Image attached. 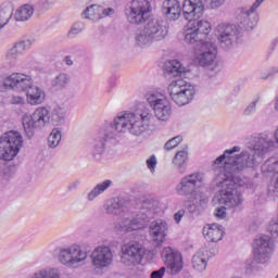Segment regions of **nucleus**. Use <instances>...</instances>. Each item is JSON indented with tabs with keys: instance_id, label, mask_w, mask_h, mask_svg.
<instances>
[{
	"instance_id": "obj_15",
	"label": "nucleus",
	"mask_w": 278,
	"mask_h": 278,
	"mask_svg": "<svg viewBox=\"0 0 278 278\" xmlns=\"http://www.w3.org/2000/svg\"><path fill=\"white\" fill-rule=\"evenodd\" d=\"M203 184V174L193 173L181 178L180 182L176 186V192L180 197H190L197 192V188H201Z\"/></svg>"
},
{
	"instance_id": "obj_60",
	"label": "nucleus",
	"mask_w": 278,
	"mask_h": 278,
	"mask_svg": "<svg viewBox=\"0 0 278 278\" xmlns=\"http://www.w3.org/2000/svg\"><path fill=\"white\" fill-rule=\"evenodd\" d=\"M106 92H108V94H111L112 88H109V89L106 90Z\"/></svg>"
},
{
	"instance_id": "obj_30",
	"label": "nucleus",
	"mask_w": 278,
	"mask_h": 278,
	"mask_svg": "<svg viewBox=\"0 0 278 278\" xmlns=\"http://www.w3.org/2000/svg\"><path fill=\"white\" fill-rule=\"evenodd\" d=\"M172 164L174 168L179 173V175L186 174V170L188 168V151L187 150H181L178 151L173 161Z\"/></svg>"
},
{
	"instance_id": "obj_11",
	"label": "nucleus",
	"mask_w": 278,
	"mask_h": 278,
	"mask_svg": "<svg viewBox=\"0 0 278 278\" xmlns=\"http://www.w3.org/2000/svg\"><path fill=\"white\" fill-rule=\"evenodd\" d=\"M261 7L254 1L250 7H240L237 9L236 21L240 29H243V31H253L257 27V9Z\"/></svg>"
},
{
	"instance_id": "obj_22",
	"label": "nucleus",
	"mask_w": 278,
	"mask_h": 278,
	"mask_svg": "<svg viewBox=\"0 0 278 278\" xmlns=\"http://www.w3.org/2000/svg\"><path fill=\"white\" fill-rule=\"evenodd\" d=\"M149 236L155 244H164L168 236V223L164 219H156L149 226Z\"/></svg>"
},
{
	"instance_id": "obj_38",
	"label": "nucleus",
	"mask_w": 278,
	"mask_h": 278,
	"mask_svg": "<svg viewBox=\"0 0 278 278\" xmlns=\"http://www.w3.org/2000/svg\"><path fill=\"white\" fill-rule=\"evenodd\" d=\"M86 29V25L83 22H76L72 25L67 33L68 38H75L78 34H81Z\"/></svg>"
},
{
	"instance_id": "obj_12",
	"label": "nucleus",
	"mask_w": 278,
	"mask_h": 278,
	"mask_svg": "<svg viewBox=\"0 0 278 278\" xmlns=\"http://www.w3.org/2000/svg\"><path fill=\"white\" fill-rule=\"evenodd\" d=\"M275 251V243L269 236L262 235L255 238L253 247L254 262L257 264H266L273 252Z\"/></svg>"
},
{
	"instance_id": "obj_14",
	"label": "nucleus",
	"mask_w": 278,
	"mask_h": 278,
	"mask_svg": "<svg viewBox=\"0 0 278 278\" xmlns=\"http://www.w3.org/2000/svg\"><path fill=\"white\" fill-rule=\"evenodd\" d=\"M34 78L25 73H12L3 79L5 90L13 92H27Z\"/></svg>"
},
{
	"instance_id": "obj_20",
	"label": "nucleus",
	"mask_w": 278,
	"mask_h": 278,
	"mask_svg": "<svg viewBox=\"0 0 278 278\" xmlns=\"http://www.w3.org/2000/svg\"><path fill=\"white\" fill-rule=\"evenodd\" d=\"M218 253V249L212 248H201L191 260L192 268H194L198 273H203L205 268H207V263L211 257H214Z\"/></svg>"
},
{
	"instance_id": "obj_10",
	"label": "nucleus",
	"mask_w": 278,
	"mask_h": 278,
	"mask_svg": "<svg viewBox=\"0 0 278 278\" xmlns=\"http://www.w3.org/2000/svg\"><path fill=\"white\" fill-rule=\"evenodd\" d=\"M147 253H149V250L136 241L125 243L121 249V264L128 267L140 266Z\"/></svg>"
},
{
	"instance_id": "obj_53",
	"label": "nucleus",
	"mask_w": 278,
	"mask_h": 278,
	"mask_svg": "<svg viewBox=\"0 0 278 278\" xmlns=\"http://www.w3.org/2000/svg\"><path fill=\"white\" fill-rule=\"evenodd\" d=\"M47 144L49 147V149H55V147L60 146V140H48Z\"/></svg>"
},
{
	"instance_id": "obj_35",
	"label": "nucleus",
	"mask_w": 278,
	"mask_h": 278,
	"mask_svg": "<svg viewBox=\"0 0 278 278\" xmlns=\"http://www.w3.org/2000/svg\"><path fill=\"white\" fill-rule=\"evenodd\" d=\"M112 186V180H104L103 182L98 184L88 194L87 200L88 201H94L97 197L100 194H103L108 188Z\"/></svg>"
},
{
	"instance_id": "obj_31",
	"label": "nucleus",
	"mask_w": 278,
	"mask_h": 278,
	"mask_svg": "<svg viewBox=\"0 0 278 278\" xmlns=\"http://www.w3.org/2000/svg\"><path fill=\"white\" fill-rule=\"evenodd\" d=\"M191 25L198 30L199 35L202 36L204 40H208L207 36L212 31V24L207 20H192Z\"/></svg>"
},
{
	"instance_id": "obj_55",
	"label": "nucleus",
	"mask_w": 278,
	"mask_h": 278,
	"mask_svg": "<svg viewBox=\"0 0 278 278\" xmlns=\"http://www.w3.org/2000/svg\"><path fill=\"white\" fill-rule=\"evenodd\" d=\"M269 72L271 73V77H275V75H278V65L269 68Z\"/></svg>"
},
{
	"instance_id": "obj_50",
	"label": "nucleus",
	"mask_w": 278,
	"mask_h": 278,
	"mask_svg": "<svg viewBox=\"0 0 278 278\" xmlns=\"http://www.w3.org/2000/svg\"><path fill=\"white\" fill-rule=\"evenodd\" d=\"M176 147H179V141H177V140H168L165 143L164 149L166 151H173V149H176Z\"/></svg>"
},
{
	"instance_id": "obj_47",
	"label": "nucleus",
	"mask_w": 278,
	"mask_h": 278,
	"mask_svg": "<svg viewBox=\"0 0 278 278\" xmlns=\"http://www.w3.org/2000/svg\"><path fill=\"white\" fill-rule=\"evenodd\" d=\"M227 206L222 205L220 207H217L215 210V216L216 218H219V220H223V218H227Z\"/></svg>"
},
{
	"instance_id": "obj_16",
	"label": "nucleus",
	"mask_w": 278,
	"mask_h": 278,
	"mask_svg": "<svg viewBox=\"0 0 278 278\" xmlns=\"http://www.w3.org/2000/svg\"><path fill=\"white\" fill-rule=\"evenodd\" d=\"M161 257L167 266L168 270H170V275H178L184 269V258L181 257V253L170 247L164 248Z\"/></svg>"
},
{
	"instance_id": "obj_51",
	"label": "nucleus",
	"mask_w": 278,
	"mask_h": 278,
	"mask_svg": "<svg viewBox=\"0 0 278 278\" xmlns=\"http://www.w3.org/2000/svg\"><path fill=\"white\" fill-rule=\"evenodd\" d=\"M184 216H186V211L185 210H179L178 212H176L174 214V220L177 225H179L181 223V218H184Z\"/></svg>"
},
{
	"instance_id": "obj_43",
	"label": "nucleus",
	"mask_w": 278,
	"mask_h": 278,
	"mask_svg": "<svg viewBox=\"0 0 278 278\" xmlns=\"http://www.w3.org/2000/svg\"><path fill=\"white\" fill-rule=\"evenodd\" d=\"M147 168L150 170L152 175L155 174V168H157V156L152 154L149 159L146 161Z\"/></svg>"
},
{
	"instance_id": "obj_49",
	"label": "nucleus",
	"mask_w": 278,
	"mask_h": 278,
	"mask_svg": "<svg viewBox=\"0 0 278 278\" xmlns=\"http://www.w3.org/2000/svg\"><path fill=\"white\" fill-rule=\"evenodd\" d=\"M165 273H166V267H161L157 270H153L150 275V278H164Z\"/></svg>"
},
{
	"instance_id": "obj_57",
	"label": "nucleus",
	"mask_w": 278,
	"mask_h": 278,
	"mask_svg": "<svg viewBox=\"0 0 278 278\" xmlns=\"http://www.w3.org/2000/svg\"><path fill=\"white\" fill-rule=\"evenodd\" d=\"M189 212L190 214H194L197 212V205L194 204L189 205Z\"/></svg>"
},
{
	"instance_id": "obj_32",
	"label": "nucleus",
	"mask_w": 278,
	"mask_h": 278,
	"mask_svg": "<svg viewBox=\"0 0 278 278\" xmlns=\"http://www.w3.org/2000/svg\"><path fill=\"white\" fill-rule=\"evenodd\" d=\"M165 72L167 75H172V77H179L186 73V67L181 65V62L172 60L166 63Z\"/></svg>"
},
{
	"instance_id": "obj_44",
	"label": "nucleus",
	"mask_w": 278,
	"mask_h": 278,
	"mask_svg": "<svg viewBox=\"0 0 278 278\" xmlns=\"http://www.w3.org/2000/svg\"><path fill=\"white\" fill-rule=\"evenodd\" d=\"M267 231L270 233L271 238H278V218L269 222Z\"/></svg>"
},
{
	"instance_id": "obj_25",
	"label": "nucleus",
	"mask_w": 278,
	"mask_h": 278,
	"mask_svg": "<svg viewBox=\"0 0 278 278\" xmlns=\"http://www.w3.org/2000/svg\"><path fill=\"white\" fill-rule=\"evenodd\" d=\"M103 210L110 216H118L127 210V200L123 198H111L105 201Z\"/></svg>"
},
{
	"instance_id": "obj_4",
	"label": "nucleus",
	"mask_w": 278,
	"mask_h": 278,
	"mask_svg": "<svg viewBox=\"0 0 278 278\" xmlns=\"http://www.w3.org/2000/svg\"><path fill=\"white\" fill-rule=\"evenodd\" d=\"M68 110L63 104H55L51 110L47 106H38L30 115L22 118L23 128L27 138H34L36 130L43 129L49 123L60 125L66 119Z\"/></svg>"
},
{
	"instance_id": "obj_1",
	"label": "nucleus",
	"mask_w": 278,
	"mask_h": 278,
	"mask_svg": "<svg viewBox=\"0 0 278 278\" xmlns=\"http://www.w3.org/2000/svg\"><path fill=\"white\" fill-rule=\"evenodd\" d=\"M278 149V140H258L253 146V154L249 152H242L239 156L236 153H240L241 148L238 146L231 149L225 150L223 155L218 156L214 163L213 168L218 170L214 178V186L219 188L214 200L219 205H224L228 210H238L244 202L240 186L242 180L238 174L242 173L244 168H253L262 162V155H266L269 151Z\"/></svg>"
},
{
	"instance_id": "obj_26",
	"label": "nucleus",
	"mask_w": 278,
	"mask_h": 278,
	"mask_svg": "<svg viewBox=\"0 0 278 278\" xmlns=\"http://www.w3.org/2000/svg\"><path fill=\"white\" fill-rule=\"evenodd\" d=\"M112 147L111 140H94L90 143V154L91 157L96 162H101L103 160V155H105V151H108Z\"/></svg>"
},
{
	"instance_id": "obj_3",
	"label": "nucleus",
	"mask_w": 278,
	"mask_h": 278,
	"mask_svg": "<svg viewBox=\"0 0 278 278\" xmlns=\"http://www.w3.org/2000/svg\"><path fill=\"white\" fill-rule=\"evenodd\" d=\"M151 12H153V7L149 0H131L124 9V16L128 25L132 27L143 25L134 35L135 45L140 49H149L153 42H162L168 37L166 21L157 17L149 20Z\"/></svg>"
},
{
	"instance_id": "obj_17",
	"label": "nucleus",
	"mask_w": 278,
	"mask_h": 278,
	"mask_svg": "<svg viewBox=\"0 0 278 278\" xmlns=\"http://www.w3.org/2000/svg\"><path fill=\"white\" fill-rule=\"evenodd\" d=\"M205 12L203 0H184L182 2V16L189 23L197 18H201Z\"/></svg>"
},
{
	"instance_id": "obj_18",
	"label": "nucleus",
	"mask_w": 278,
	"mask_h": 278,
	"mask_svg": "<svg viewBox=\"0 0 278 278\" xmlns=\"http://www.w3.org/2000/svg\"><path fill=\"white\" fill-rule=\"evenodd\" d=\"M23 149V140H0V160L12 162Z\"/></svg>"
},
{
	"instance_id": "obj_56",
	"label": "nucleus",
	"mask_w": 278,
	"mask_h": 278,
	"mask_svg": "<svg viewBox=\"0 0 278 278\" xmlns=\"http://www.w3.org/2000/svg\"><path fill=\"white\" fill-rule=\"evenodd\" d=\"M77 186H79V181H75L68 185V190H75V188H77Z\"/></svg>"
},
{
	"instance_id": "obj_28",
	"label": "nucleus",
	"mask_w": 278,
	"mask_h": 278,
	"mask_svg": "<svg viewBox=\"0 0 278 278\" xmlns=\"http://www.w3.org/2000/svg\"><path fill=\"white\" fill-rule=\"evenodd\" d=\"M185 42L188 45H195L194 49H199L203 42H210V40H204L194 26L190 24L185 30Z\"/></svg>"
},
{
	"instance_id": "obj_48",
	"label": "nucleus",
	"mask_w": 278,
	"mask_h": 278,
	"mask_svg": "<svg viewBox=\"0 0 278 278\" xmlns=\"http://www.w3.org/2000/svg\"><path fill=\"white\" fill-rule=\"evenodd\" d=\"M11 105H25V98L21 96H12L10 99Z\"/></svg>"
},
{
	"instance_id": "obj_40",
	"label": "nucleus",
	"mask_w": 278,
	"mask_h": 278,
	"mask_svg": "<svg viewBox=\"0 0 278 278\" xmlns=\"http://www.w3.org/2000/svg\"><path fill=\"white\" fill-rule=\"evenodd\" d=\"M0 140H23V135L18 130H9L0 137Z\"/></svg>"
},
{
	"instance_id": "obj_54",
	"label": "nucleus",
	"mask_w": 278,
	"mask_h": 278,
	"mask_svg": "<svg viewBox=\"0 0 278 278\" xmlns=\"http://www.w3.org/2000/svg\"><path fill=\"white\" fill-rule=\"evenodd\" d=\"M63 62H65L67 66H73V58H71V55L65 56Z\"/></svg>"
},
{
	"instance_id": "obj_36",
	"label": "nucleus",
	"mask_w": 278,
	"mask_h": 278,
	"mask_svg": "<svg viewBox=\"0 0 278 278\" xmlns=\"http://www.w3.org/2000/svg\"><path fill=\"white\" fill-rule=\"evenodd\" d=\"M14 14V11L12 9V5L10 4H2L0 7V29H3L8 23H10V20L12 18V15Z\"/></svg>"
},
{
	"instance_id": "obj_52",
	"label": "nucleus",
	"mask_w": 278,
	"mask_h": 278,
	"mask_svg": "<svg viewBox=\"0 0 278 278\" xmlns=\"http://www.w3.org/2000/svg\"><path fill=\"white\" fill-rule=\"evenodd\" d=\"M260 79H263L264 81H266L268 79H273V74L270 73V70L262 72L260 74Z\"/></svg>"
},
{
	"instance_id": "obj_21",
	"label": "nucleus",
	"mask_w": 278,
	"mask_h": 278,
	"mask_svg": "<svg viewBox=\"0 0 278 278\" xmlns=\"http://www.w3.org/2000/svg\"><path fill=\"white\" fill-rule=\"evenodd\" d=\"M116 11L113 8H103L99 4H91L87 7L81 13L83 18H88L89 21H93L97 23L101 21V18H108L114 16Z\"/></svg>"
},
{
	"instance_id": "obj_2",
	"label": "nucleus",
	"mask_w": 278,
	"mask_h": 278,
	"mask_svg": "<svg viewBox=\"0 0 278 278\" xmlns=\"http://www.w3.org/2000/svg\"><path fill=\"white\" fill-rule=\"evenodd\" d=\"M148 106H139L135 111H122L116 114L112 122L102 125L96 130V138L100 140H118L121 136H142L155 118L166 123L173 114V105L166 93L162 91H149L146 94ZM154 112V114H153Z\"/></svg>"
},
{
	"instance_id": "obj_37",
	"label": "nucleus",
	"mask_w": 278,
	"mask_h": 278,
	"mask_svg": "<svg viewBox=\"0 0 278 278\" xmlns=\"http://www.w3.org/2000/svg\"><path fill=\"white\" fill-rule=\"evenodd\" d=\"M257 103H260V96H255L252 101L243 110V116H253L257 112Z\"/></svg>"
},
{
	"instance_id": "obj_39",
	"label": "nucleus",
	"mask_w": 278,
	"mask_h": 278,
	"mask_svg": "<svg viewBox=\"0 0 278 278\" xmlns=\"http://www.w3.org/2000/svg\"><path fill=\"white\" fill-rule=\"evenodd\" d=\"M226 1L227 0H202V3L207 10H218L225 5Z\"/></svg>"
},
{
	"instance_id": "obj_45",
	"label": "nucleus",
	"mask_w": 278,
	"mask_h": 278,
	"mask_svg": "<svg viewBox=\"0 0 278 278\" xmlns=\"http://www.w3.org/2000/svg\"><path fill=\"white\" fill-rule=\"evenodd\" d=\"M64 134L62 132V128L55 127L51 130L49 135V140H62Z\"/></svg>"
},
{
	"instance_id": "obj_29",
	"label": "nucleus",
	"mask_w": 278,
	"mask_h": 278,
	"mask_svg": "<svg viewBox=\"0 0 278 278\" xmlns=\"http://www.w3.org/2000/svg\"><path fill=\"white\" fill-rule=\"evenodd\" d=\"M28 278H62V269L46 266L35 270Z\"/></svg>"
},
{
	"instance_id": "obj_59",
	"label": "nucleus",
	"mask_w": 278,
	"mask_h": 278,
	"mask_svg": "<svg viewBox=\"0 0 278 278\" xmlns=\"http://www.w3.org/2000/svg\"><path fill=\"white\" fill-rule=\"evenodd\" d=\"M266 0H255L256 3H258L260 5H262Z\"/></svg>"
},
{
	"instance_id": "obj_8",
	"label": "nucleus",
	"mask_w": 278,
	"mask_h": 278,
	"mask_svg": "<svg viewBox=\"0 0 278 278\" xmlns=\"http://www.w3.org/2000/svg\"><path fill=\"white\" fill-rule=\"evenodd\" d=\"M215 38L223 51H231L240 38V28L236 24L222 22L214 28Z\"/></svg>"
},
{
	"instance_id": "obj_58",
	"label": "nucleus",
	"mask_w": 278,
	"mask_h": 278,
	"mask_svg": "<svg viewBox=\"0 0 278 278\" xmlns=\"http://www.w3.org/2000/svg\"><path fill=\"white\" fill-rule=\"evenodd\" d=\"M169 140H184V136L182 135H178L176 137L170 138Z\"/></svg>"
},
{
	"instance_id": "obj_27",
	"label": "nucleus",
	"mask_w": 278,
	"mask_h": 278,
	"mask_svg": "<svg viewBox=\"0 0 278 278\" xmlns=\"http://www.w3.org/2000/svg\"><path fill=\"white\" fill-rule=\"evenodd\" d=\"M224 233L225 230H223V226L218 224L206 225L203 228V236L205 240H208V242H220Z\"/></svg>"
},
{
	"instance_id": "obj_24",
	"label": "nucleus",
	"mask_w": 278,
	"mask_h": 278,
	"mask_svg": "<svg viewBox=\"0 0 278 278\" xmlns=\"http://www.w3.org/2000/svg\"><path fill=\"white\" fill-rule=\"evenodd\" d=\"M25 92L28 105H42V103H45V99H47L45 89L38 85H35L34 81Z\"/></svg>"
},
{
	"instance_id": "obj_23",
	"label": "nucleus",
	"mask_w": 278,
	"mask_h": 278,
	"mask_svg": "<svg viewBox=\"0 0 278 278\" xmlns=\"http://www.w3.org/2000/svg\"><path fill=\"white\" fill-rule=\"evenodd\" d=\"M181 12H184V7L181 8V3L179 2V0L163 1L162 14L166 16L167 21H179Z\"/></svg>"
},
{
	"instance_id": "obj_41",
	"label": "nucleus",
	"mask_w": 278,
	"mask_h": 278,
	"mask_svg": "<svg viewBox=\"0 0 278 278\" xmlns=\"http://www.w3.org/2000/svg\"><path fill=\"white\" fill-rule=\"evenodd\" d=\"M277 166H278V156H271L264 163L263 168L265 170H268V173H273L274 170H277Z\"/></svg>"
},
{
	"instance_id": "obj_7",
	"label": "nucleus",
	"mask_w": 278,
	"mask_h": 278,
	"mask_svg": "<svg viewBox=\"0 0 278 278\" xmlns=\"http://www.w3.org/2000/svg\"><path fill=\"white\" fill-rule=\"evenodd\" d=\"M167 92L169 94V99L175 103V105L184 108V105L192 103L194 96L197 94V89H194L192 84L178 78L169 84Z\"/></svg>"
},
{
	"instance_id": "obj_33",
	"label": "nucleus",
	"mask_w": 278,
	"mask_h": 278,
	"mask_svg": "<svg viewBox=\"0 0 278 278\" xmlns=\"http://www.w3.org/2000/svg\"><path fill=\"white\" fill-rule=\"evenodd\" d=\"M71 84V77L66 73H60L54 78L51 79V87L54 90H65Z\"/></svg>"
},
{
	"instance_id": "obj_42",
	"label": "nucleus",
	"mask_w": 278,
	"mask_h": 278,
	"mask_svg": "<svg viewBox=\"0 0 278 278\" xmlns=\"http://www.w3.org/2000/svg\"><path fill=\"white\" fill-rule=\"evenodd\" d=\"M267 192L269 197H278V175L270 180Z\"/></svg>"
},
{
	"instance_id": "obj_46",
	"label": "nucleus",
	"mask_w": 278,
	"mask_h": 278,
	"mask_svg": "<svg viewBox=\"0 0 278 278\" xmlns=\"http://www.w3.org/2000/svg\"><path fill=\"white\" fill-rule=\"evenodd\" d=\"M270 131L265 130L263 132H255L252 135V140H268L270 139Z\"/></svg>"
},
{
	"instance_id": "obj_5",
	"label": "nucleus",
	"mask_w": 278,
	"mask_h": 278,
	"mask_svg": "<svg viewBox=\"0 0 278 278\" xmlns=\"http://www.w3.org/2000/svg\"><path fill=\"white\" fill-rule=\"evenodd\" d=\"M160 212V202L153 199L144 200L140 211L137 213H128L114 225V230L117 233H131L144 229Z\"/></svg>"
},
{
	"instance_id": "obj_9",
	"label": "nucleus",
	"mask_w": 278,
	"mask_h": 278,
	"mask_svg": "<svg viewBox=\"0 0 278 278\" xmlns=\"http://www.w3.org/2000/svg\"><path fill=\"white\" fill-rule=\"evenodd\" d=\"M59 262L65 268H79L83 264H86V260H88V252L81 249L78 244H72L65 248H60Z\"/></svg>"
},
{
	"instance_id": "obj_34",
	"label": "nucleus",
	"mask_w": 278,
	"mask_h": 278,
	"mask_svg": "<svg viewBox=\"0 0 278 278\" xmlns=\"http://www.w3.org/2000/svg\"><path fill=\"white\" fill-rule=\"evenodd\" d=\"M34 16V7L30 4H24L20 7L14 14L15 21L24 23L25 21H29Z\"/></svg>"
},
{
	"instance_id": "obj_6",
	"label": "nucleus",
	"mask_w": 278,
	"mask_h": 278,
	"mask_svg": "<svg viewBox=\"0 0 278 278\" xmlns=\"http://www.w3.org/2000/svg\"><path fill=\"white\" fill-rule=\"evenodd\" d=\"M216 55H218V46L212 40L202 42L201 47L195 48V61L199 66L210 68L215 74L223 71V63L216 59Z\"/></svg>"
},
{
	"instance_id": "obj_13",
	"label": "nucleus",
	"mask_w": 278,
	"mask_h": 278,
	"mask_svg": "<svg viewBox=\"0 0 278 278\" xmlns=\"http://www.w3.org/2000/svg\"><path fill=\"white\" fill-rule=\"evenodd\" d=\"M90 260L93 268L103 270L114 264V252L108 245H98L92 250Z\"/></svg>"
},
{
	"instance_id": "obj_19",
	"label": "nucleus",
	"mask_w": 278,
	"mask_h": 278,
	"mask_svg": "<svg viewBox=\"0 0 278 278\" xmlns=\"http://www.w3.org/2000/svg\"><path fill=\"white\" fill-rule=\"evenodd\" d=\"M29 47H31V41L29 40H22L14 43L4 55V62L8 67L14 68L16 66V59L25 55V51H28Z\"/></svg>"
}]
</instances>
